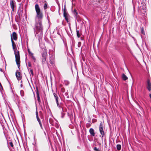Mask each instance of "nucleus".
I'll list each match as a JSON object with an SVG mask.
<instances>
[{
  "instance_id": "obj_1",
  "label": "nucleus",
  "mask_w": 151,
  "mask_h": 151,
  "mask_svg": "<svg viewBox=\"0 0 151 151\" xmlns=\"http://www.w3.org/2000/svg\"><path fill=\"white\" fill-rule=\"evenodd\" d=\"M35 8L37 13L36 18L35 32L37 34L40 33V34H41L42 32L41 20L43 17V15L38 4L35 5Z\"/></svg>"
},
{
  "instance_id": "obj_2",
  "label": "nucleus",
  "mask_w": 151,
  "mask_h": 151,
  "mask_svg": "<svg viewBox=\"0 0 151 151\" xmlns=\"http://www.w3.org/2000/svg\"><path fill=\"white\" fill-rule=\"evenodd\" d=\"M11 40L12 42V47L14 52V54L16 58V62L18 68H19L20 65V61L19 52L17 50L16 45L15 44V43L13 41L12 39H11Z\"/></svg>"
},
{
  "instance_id": "obj_3",
  "label": "nucleus",
  "mask_w": 151,
  "mask_h": 151,
  "mask_svg": "<svg viewBox=\"0 0 151 151\" xmlns=\"http://www.w3.org/2000/svg\"><path fill=\"white\" fill-rule=\"evenodd\" d=\"M104 125L101 122L100 124L99 129V132L101 134L102 137H103L104 135V131L103 129Z\"/></svg>"
},
{
  "instance_id": "obj_4",
  "label": "nucleus",
  "mask_w": 151,
  "mask_h": 151,
  "mask_svg": "<svg viewBox=\"0 0 151 151\" xmlns=\"http://www.w3.org/2000/svg\"><path fill=\"white\" fill-rule=\"evenodd\" d=\"M17 35L16 33L14 32L12 33V34L11 35V39H12L15 40H16L17 39Z\"/></svg>"
},
{
  "instance_id": "obj_5",
  "label": "nucleus",
  "mask_w": 151,
  "mask_h": 151,
  "mask_svg": "<svg viewBox=\"0 0 151 151\" xmlns=\"http://www.w3.org/2000/svg\"><path fill=\"white\" fill-rule=\"evenodd\" d=\"M53 95L55 98V99L56 100V102L57 104V106H59V103H58V99H59L58 96V95L56 94V93H53Z\"/></svg>"
},
{
  "instance_id": "obj_6",
  "label": "nucleus",
  "mask_w": 151,
  "mask_h": 151,
  "mask_svg": "<svg viewBox=\"0 0 151 151\" xmlns=\"http://www.w3.org/2000/svg\"><path fill=\"white\" fill-rule=\"evenodd\" d=\"M16 76L18 80H21L22 76L19 72L18 71L16 72Z\"/></svg>"
},
{
  "instance_id": "obj_7",
  "label": "nucleus",
  "mask_w": 151,
  "mask_h": 151,
  "mask_svg": "<svg viewBox=\"0 0 151 151\" xmlns=\"http://www.w3.org/2000/svg\"><path fill=\"white\" fill-rule=\"evenodd\" d=\"M147 89L149 91H151V84L149 80L147 81Z\"/></svg>"
},
{
  "instance_id": "obj_8",
  "label": "nucleus",
  "mask_w": 151,
  "mask_h": 151,
  "mask_svg": "<svg viewBox=\"0 0 151 151\" xmlns=\"http://www.w3.org/2000/svg\"><path fill=\"white\" fill-rule=\"evenodd\" d=\"M10 5L13 11H14V3L13 1H12L10 2Z\"/></svg>"
},
{
  "instance_id": "obj_9",
  "label": "nucleus",
  "mask_w": 151,
  "mask_h": 151,
  "mask_svg": "<svg viewBox=\"0 0 151 151\" xmlns=\"http://www.w3.org/2000/svg\"><path fill=\"white\" fill-rule=\"evenodd\" d=\"M89 132L91 136H94L95 133L93 129L92 128L90 129H89Z\"/></svg>"
},
{
  "instance_id": "obj_10",
  "label": "nucleus",
  "mask_w": 151,
  "mask_h": 151,
  "mask_svg": "<svg viewBox=\"0 0 151 151\" xmlns=\"http://www.w3.org/2000/svg\"><path fill=\"white\" fill-rule=\"evenodd\" d=\"M47 55V51L45 50H44L42 55V57H46Z\"/></svg>"
},
{
  "instance_id": "obj_11",
  "label": "nucleus",
  "mask_w": 151,
  "mask_h": 151,
  "mask_svg": "<svg viewBox=\"0 0 151 151\" xmlns=\"http://www.w3.org/2000/svg\"><path fill=\"white\" fill-rule=\"evenodd\" d=\"M122 77L123 80L124 81H126L128 79L127 77L124 73L122 75Z\"/></svg>"
},
{
  "instance_id": "obj_12",
  "label": "nucleus",
  "mask_w": 151,
  "mask_h": 151,
  "mask_svg": "<svg viewBox=\"0 0 151 151\" xmlns=\"http://www.w3.org/2000/svg\"><path fill=\"white\" fill-rule=\"evenodd\" d=\"M50 63L51 64H53L54 63V57L53 56H52V59H50Z\"/></svg>"
},
{
  "instance_id": "obj_13",
  "label": "nucleus",
  "mask_w": 151,
  "mask_h": 151,
  "mask_svg": "<svg viewBox=\"0 0 151 151\" xmlns=\"http://www.w3.org/2000/svg\"><path fill=\"white\" fill-rule=\"evenodd\" d=\"M37 98L38 101L39 103L41 101H40V97L39 94L38 93H37Z\"/></svg>"
},
{
  "instance_id": "obj_14",
  "label": "nucleus",
  "mask_w": 151,
  "mask_h": 151,
  "mask_svg": "<svg viewBox=\"0 0 151 151\" xmlns=\"http://www.w3.org/2000/svg\"><path fill=\"white\" fill-rule=\"evenodd\" d=\"M46 57H42V61L43 63H45L46 60Z\"/></svg>"
},
{
  "instance_id": "obj_15",
  "label": "nucleus",
  "mask_w": 151,
  "mask_h": 151,
  "mask_svg": "<svg viewBox=\"0 0 151 151\" xmlns=\"http://www.w3.org/2000/svg\"><path fill=\"white\" fill-rule=\"evenodd\" d=\"M36 115L37 119V121L39 123H40V122H41L40 119L38 117V113L37 112L36 113Z\"/></svg>"
},
{
  "instance_id": "obj_16",
  "label": "nucleus",
  "mask_w": 151,
  "mask_h": 151,
  "mask_svg": "<svg viewBox=\"0 0 151 151\" xmlns=\"http://www.w3.org/2000/svg\"><path fill=\"white\" fill-rule=\"evenodd\" d=\"M116 147L118 150H120L121 149V145H117Z\"/></svg>"
},
{
  "instance_id": "obj_17",
  "label": "nucleus",
  "mask_w": 151,
  "mask_h": 151,
  "mask_svg": "<svg viewBox=\"0 0 151 151\" xmlns=\"http://www.w3.org/2000/svg\"><path fill=\"white\" fill-rule=\"evenodd\" d=\"M141 33L144 35H145L144 28L143 27H142L141 29Z\"/></svg>"
},
{
  "instance_id": "obj_18",
  "label": "nucleus",
  "mask_w": 151,
  "mask_h": 151,
  "mask_svg": "<svg viewBox=\"0 0 151 151\" xmlns=\"http://www.w3.org/2000/svg\"><path fill=\"white\" fill-rule=\"evenodd\" d=\"M73 13L76 16L78 14V13L77 12V11L75 9L74 10Z\"/></svg>"
},
{
  "instance_id": "obj_19",
  "label": "nucleus",
  "mask_w": 151,
  "mask_h": 151,
  "mask_svg": "<svg viewBox=\"0 0 151 151\" xmlns=\"http://www.w3.org/2000/svg\"><path fill=\"white\" fill-rule=\"evenodd\" d=\"M64 16L65 18V19L66 21H68V19L67 18V16L65 12L64 13Z\"/></svg>"
},
{
  "instance_id": "obj_20",
  "label": "nucleus",
  "mask_w": 151,
  "mask_h": 151,
  "mask_svg": "<svg viewBox=\"0 0 151 151\" xmlns=\"http://www.w3.org/2000/svg\"><path fill=\"white\" fill-rule=\"evenodd\" d=\"M76 32L77 36L78 37H80V35L79 34V31L78 30H77Z\"/></svg>"
},
{
  "instance_id": "obj_21",
  "label": "nucleus",
  "mask_w": 151,
  "mask_h": 151,
  "mask_svg": "<svg viewBox=\"0 0 151 151\" xmlns=\"http://www.w3.org/2000/svg\"><path fill=\"white\" fill-rule=\"evenodd\" d=\"M47 5L46 4H45L44 6V8L45 9H47Z\"/></svg>"
},
{
  "instance_id": "obj_22",
  "label": "nucleus",
  "mask_w": 151,
  "mask_h": 151,
  "mask_svg": "<svg viewBox=\"0 0 151 151\" xmlns=\"http://www.w3.org/2000/svg\"><path fill=\"white\" fill-rule=\"evenodd\" d=\"M27 50H28V52L29 54L31 55H33V53L30 51V50L29 49H28Z\"/></svg>"
},
{
  "instance_id": "obj_23",
  "label": "nucleus",
  "mask_w": 151,
  "mask_h": 151,
  "mask_svg": "<svg viewBox=\"0 0 151 151\" xmlns=\"http://www.w3.org/2000/svg\"><path fill=\"white\" fill-rule=\"evenodd\" d=\"M39 124H40V126L41 128L42 129H43V127H42V124L41 123V122H40V123H39Z\"/></svg>"
},
{
  "instance_id": "obj_24",
  "label": "nucleus",
  "mask_w": 151,
  "mask_h": 151,
  "mask_svg": "<svg viewBox=\"0 0 151 151\" xmlns=\"http://www.w3.org/2000/svg\"><path fill=\"white\" fill-rule=\"evenodd\" d=\"M31 56H32V59L33 60H34V61H35L36 60V59H35V57L33 55H31Z\"/></svg>"
},
{
  "instance_id": "obj_25",
  "label": "nucleus",
  "mask_w": 151,
  "mask_h": 151,
  "mask_svg": "<svg viewBox=\"0 0 151 151\" xmlns=\"http://www.w3.org/2000/svg\"><path fill=\"white\" fill-rule=\"evenodd\" d=\"M94 150L96 151H99V150L96 147H95L94 148Z\"/></svg>"
},
{
  "instance_id": "obj_26",
  "label": "nucleus",
  "mask_w": 151,
  "mask_h": 151,
  "mask_svg": "<svg viewBox=\"0 0 151 151\" xmlns=\"http://www.w3.org/2000/svg\"><path fill=\"white\" fill-rule=\"evenodd\" d=\"M9 144L12 147H13V144L12 142L9 143Z\"/></svg>"
},
{
  "instance_id": "obj_27",
  "label": "nucleus",
  "mask_w": 151,
  "mask_h": 151,
  "mask_svg": "<svg viewBox=\"0 0 151 151\" xmlns=\"http://www.w3.org/2000/svg\"><path fill=\"white\" fill-rule=\"evenodd\" d=\"M30 72L32 75H33V72L32 69H31L30 70Z\"/></svg>"
},
{
  "instance_id": "obj_28",
  "label": "nucleus",
  "mask_w": 151,
  "mask_h": 151,
  "mask_svg": "<svg viewBox=\"0 0 151 151\" xmlns=\"http://www.w3.org/2000/svg\"><path fill=\"white\" fill-rule=\"evenodd\" d=\"M29 66H30V64H29Z\"/></svg>"
}]
</instances>
